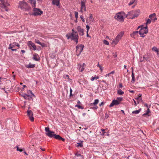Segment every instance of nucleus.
<instances>
[{"instance_id":"a18cd8bd","label":"nucleus","mask_w":159,"mask_h":159,"mask_svg":"<svg viewBox=\"0 0 159 159\" xmlns=\"http://www.w3.org/2000/svg\"><path fill=\"white\" fill-rule=\"evenodd\" d=\"M151 22V20L150 19H148L146 23V24L147 25L148 24H150Z\"/></svg>"},{"instance_id":"c03bdc74","label":"nucleus","mask_w":159,"mask_h":159,"mask_svg":"<svg viewBox=\"0 0 159 159\" xmlns=\"http://www.w3.org/2000/svg\"><path fill=\"white\" fill-rule=\"evenodd\" d=\"M75 17L77 19L78 17V13L77 12L75 11Z\"/></svg>"},{"instance_id":"13d9d810","label":"nucleus","mask_w":159,"mask_h":159,"mask_svg":"<svg viewBox=\"0 0 159 159\" xmlns=\"http://www.w3.org/2000/svg\"><path fill=\"white\" fill-rule=\"evenodd\" d=\"M75 156H76V157H80V156H81V154H78L77 153L75 154Z\"/></svg>"},{"instance_id":"e433bc0d","label":"nucleus","mask_w":159,"mask_h":159,"mask_svg":"<svg viewBox=\"0 0 159 159\" xmlns=\"http://www.w3.org/2000/svg\"><path fill=\"white\" fill-rule=\"evenodd\" d=\"M103 43L106 44V45H108L109 44V42H108V41H107V40H103Z\"/></svg>"},{"instance_id":"72a5a7b5","label":"nucleus","mask_w":159,"mask_h":159,"mask_svg":"<svg viewBox=\"0 0 159 159\" xmlns=\"http://www.w3.org/2000/svg\"><path fill=\"white\" fill-rule=\"evenodd\" d=\"M143 58L145 60H146L147 61H150V59L149 57H146L144 56H143Z\"/></svg>"},{"instance_id":"a211bd4d","label":"nucleus","mask_w":159,"mask_h":159,"mask_svg":"<svg viewBox=\"0 0 159 159\" xmlns=\"http://www.w3.org/2000/svg\"><path fill=\"white\" fill-rule=\"evenodd\" d=\"M85 66V63H83L82 65L78 64L77 69L79 70H84V66Z\"/></svg>"},{"instance_id":"aec40b11","label":"nucleus","mask_w":159,"mask_h":159,"mask_svg":"<svg viewBox=\"0 0 159 159\" xmlns=\"http://www.w3.org/2000/svg\"><path fill=\"white\" fill-rule=\"evenodd\" d=\"M138 33L139 31H134L132 33L130 34L131 37L134 38H135L134 36H136Z\"/></svg>"},{"instance_id":"1a4fd4ad","label":"nucleus","mask_w":159,"mask_h":159,"mask_svg":"<svg viewBox=\"0 0 159 159\" xmlns=\"http://www.w3.org/2000/svg\"><path fill=\"white\" fill-rule=\"evenodd\" d=\"M148 32V26L146 25L145 27H143L141 28L140 30L139 31V33L146 34Z\"/></svg>"},{"instance_id":"5701e85b","label":"nucleus","mask_w":159,"mask_h":159,"mask_svg":"<svg viewBox=\"0 0 159 159\" xmlns=\"http://www.w3.org/2000/svg\"><path fill=\"white\" fill-rule=\"evenodd\" d=\"M132 80L131 82L133 83L135 81V78L134 76V74L133 72V70H132Z\"/></svg>"},{"instance_id":"c9c22d12","label":"nucleus","mask_w":159,"mask_h":159,"mask_svg":"<svg viewBox=\"0 0 159 159\" xmlns=\"http://www.w3.org/2000/svg\"><path fill=\"white\" fill-rule=\"evenodd\" d=\"M77 147H82L83 146L82 143V142H80V143H77Z\"/></svg>"},{"instance_id":"338daca9","label":"nucleus","mask_w":159,"mask_h":159,"mask_svg":"<svg viewBox=\"0 0 159 159\" xmlns=\"http://www.w3.org/2000/svg\"><path fill=\"white\" fill-rule=\"evenodd\" d=\"M143 27V25H140V26H139L138 27H137V30H138L139 29V28H141L142 27Z\"/></svg>"},{"instance_id":"f8f14e48","label":"nucleus","mask_w":159,"mask_h":159,"mask_svg":"<svg viewBox=\"0 0 159 159\" xmlns=\"http://www.w3.org/2000/svg\"><path fill=\"white\" fill-rule=\"evenodd\" d=\"M120 104V102L117 100H113L109 105L110 107H111L114 105H117Z\"/></svg>"},{"instance_id":"052dcab7","label":"nucleus","mask_w":159,"mask_h":159,"mask_svg":"<svg viewBox=\"0 0 159 159\" xmlns=\"http://www.w3.org/2000/svg\"><path fill=\"white\" fill-rule=\"evenodd\" d=\"M5 4H6L5 8L7 6H9L10 5V4L9 3H7V2H5Z\"/></svg>"},{"instance_id":"6e6d98bb","label":"nucleus","mask_w":159,"mask_h":159,"mask_svg":"<svg viewBox=\"0 0 159 159\" xmlns=\"http://www.w3.org/2000/svg\"><path fill=\"white\" fill-rule=\"evenodd\" d=\"M64 77L65 79H69V75H65L64 76Z\"/></svg>"},{"instance_id":"f704fd0d","label":"nucleus","mask_w":159,"mask_h":159,"mask_svg":"<svg viewBox=\"0 0 159 159\" xmlns=\"http://www.w3.org/2000/svg\"><path fill=\"white\" fill-rule=\"evenodd\" d=\"M0 1L2 2V3L3 6V7L5 8L6 4H5V1L4 0H0Z\"/></svg>"},{"instance_id":"a19ab883","label":"nucleus","mask_w":159,"mask_h":159,"mask_svg":"<svg viewBox=\"0 0 159 159\" xmlns=\"http://www.w3.org/2000/svg\"><path fill=\"white\" fill-rule=\"evenodd\" d=\"M144 106L146 107L147 108V109H148V108H149L151 106V105H150L149 106H148V104L146 103H144Z\"/></svg>"},{"instance_id":"0eeeda50","label":"nucleus","mask_w":159,"mask_h":159,"mask_svg":"<svg viewBox=\"0 0 159 159\" xmlns=\"http://www.w3.org/2000/svg\"><path fill=\"white\" fill-rule=\"evenodd\" d=\"M84 47V45L82 44H80L76 46V53L78 56L80 55L81 53L83 51Z\"/></svg>"},{"instance_id":"e2e57ef3","label":"nucleus","mask_w":159,"mask_h":159,"mask_svg":"<svg viewBox=\"0 0 159 159\" xmlns=\"http://www.w3.org/2000/svg\"><path fill=\"white\" fill-rule=\"evenodd\" d=\"M123 87L122 84L121 83H120L119 84V87L120 88H122Z\"/></svg>"},{"instance_id":"bb28decb","label":"nucleus","mask_w":159,"mask_h":159,"mask_svg":"<svg viewBox=\"0 0 159 159\" xmlns=\"http://www.w3.org/2000/svg\"><path fill=\"white\" fill-rule=\"evenodd\" d=\"M90 109H93L94 110H97L98 109V107L97 106H90Z\"/></svg>"},{"instance_id":"b1692460","label":"nucleus","mask_w":159,"mask_h":159,"mask_svg":"<svg viewBox=\"0 0 159 159\" xmlns=\"http://www.w3.org/2000/svg\"><path fill=\"white\" fill-rule=\"evenodd\" d=\"M124 93V92L122 91L120 89H119L117 90V94L119 95H122Z\"/></svg>"},{"instance_id":"2f4dec72","label":"nucleus","mask_w":159,"mask_h":159,"mask_svg":"<svg viewBox=\"0 0 159 159\" xmlns=\"http://www.w3.org/2000/svg\"><path fill=\"white\" fill-rule=\"evenodd\" d=\"M101 131L102 132V133L101 134L102 136H104L105 135V134L106 132H105V130L104 129H101Z\"/></svg>"},{"instance_id":"ddd939ff","label":"nucleus","mask_w":159,"mask_h":159,"mask_svg":"<svg viewBox=\"0 0 159 159\" xmlns=\"http://www.w3.org/2000/svg\"><path fill=\"white\" fill-rule=\"evenodd\" d=\"M80 9H84V11H86V7L85 6V1H81L80 2Z\"/></svg>"},{"instance_id":"de8ad7c7","label":"nucleus","mask_w":159,"mask_h":159,"mask_svg":"<svg viewBox=\"0 0 159 159\" xmlns=\"http://www.w3.org/2000/svg\"><path fill=\"white\" fill-rule=\"evenodd\" d=\"M90 106H97L95 103H94V102H93V103H90L89 104Z\"/></svg>"},{"instance_id":"9d476101","label":"nucleus","mask_w":159,"mask_h":159,"mask_svg":"<svg viewBox=\"0 0 159 159\" xmlns=\"http://www.w3.org/2000/svg\"><path fill=\"white\" fill-rule=\"evenodd\" d=\"M27 115L29 118V119L31 121H33L34 120V118L33 117V112L31 110H28L27 111Z\"/></svg>"},{"instance_id":"473e14b6","label":"nucleus","mask_w":159,"mask_h":159,"mask_svg":"<svg viewBox=\"0 0 159 159\" xmlns=\"http://www.w3.org/2000/svg\"><path fill=\"white\" fill-rule=\"evenodd\" d=\"M75 107H77L79 109H84V107L81 106L77 104L76 105Z\"/></svg>"},{"instance_id":"603ef678","label":"nucleus","mask_w":159,"mask_h":159,"mask_svg":"<svg viewBox=\"0 0 159 159\" xmlns=\"http://www.w3.org/2000/svg\"><path fill=\"white\" fill-rule=\"evenodd\" d=\"M80 18L81 19L82 21L84 22L85 20L84 19V16H80Z\"/></svg>"},{"instance_id":"680f3d73","label":"nucleus","mask_w":159,"mask_h":159,"mask_svg":"<svg viewBox=\"0 0 159 159\" xmlns=\"http://www.w3.org/2000/svg\"><path fill=\"white\" fill-rule=\"evenodd\" d=\"M104 102H102L99 104V106H101L104 105Z\"/></svg>"},{"instance_id":"49530a36","label":"nucleus","mask_w":159,"mask_h":159,"mask_svg":"<svg viewBox=\"0 0 159 159\" xmlns=\"http://www.w3.org/2000/svg\"><path fill=\"white\" fill-rule=\"evenodd\" d=\"M99 101V100L98 99H96L94 100V103H95V104L96 105H97V104H98V103Z\"/></svg>"},{"instance_id":"6e6552de","label":"nucleus","mask_w":159,"mask_h":159,"mask_svg":"<svg viewBox=\"0 0 159 159\" xmlns=\"http://www.w3.org/2000/svg\"><path fill=\"white\" fill-rule=\"evenodd\" d=\"M33 11L34 13L32 15L34 16L41 15L43 13V11L39 8L34 7V8Z\"/></svg>"},{"instance_id":"5fc2aeb1","label":"nucleus","mask_w":159,"mask_h":159,"mask_svg":"<svg viewBox=\"0 0 159 159\" xmlns=\"http://www.w3.org/2000/svg\"><path fill=\"white\" fill-rule=\"evenodd\" d=\"M122 98H123L122 97H120L117 98V99L119 101H121L122 100Z\"/></svg>"},{"instance_id":"37998d69","label":"nucleus","mask_w":159,"mask_h":159,"mask_svg":"<svg viewBox=\"0 0 159 159\" xmlns=\"http://www.w3.org/2000/svg\"><path fill=\"white\" fill-rule=\"evenodd\" d=\"M27 93L29 94H31V95H32L33 96H34V95L33 93L30 90H28V91H27Z\"/></svg>"},{"instance_id":"393cba45","label":"nucleus","mask_w":159,"mask_h":159,"mask_svg":"<svg viewBox=\"0 0 159 159\" xmlns=\"http://www.w3.org/2000/svg\"><path fill=\"white\" fill-rule=\"evenodd\" d=\"M99 78V77L98 76L95 75L94 76H92L91 78V80L92 81H93L95 80H97Z\"/></svg>"},{"instance_id":"774afa93","label":"nucleus","mask_w":159,"mask_h":159,"mask_svg":"<svg viewBox=\"0 0 159 159\" xmlns=\"http://www.w3.org/2000/svg\"><path fill=\"white\" fill-rule=\"evenodd\" d=\"M109 117V116L107 114H105V118H107Z\"/></svg>"},{"instance_id":"a878e982","label":"nucleus","mask_w":159,"mask_h":159,"mask_svg":"<svg viewBox=\"0 0 159 159\" xmlns=\"http://www.w3.org/2000/svg\"><path fill=\"white\" fill-rule=\"evenodd\" d=\"M26 66L28 68H32L35 66V65L30 63L29 65H26Z\"/></svg>"},{"instance_id":"423d86ee","label":"nucleus","mask_w":159,"mask_h":159,"mask_svg":"<svg viewBox=\"0 0 159 159\" xmlns=\"http://www.w3.org/2000/svg\"><path fill=\"white\" fill-rule=\"evenodd\" d=\"M139 15V14L135 13V11H131L128 12V14L126 15V16L127 17L129 16H130L129 17H128V18L133 19L135 17H137Z\"/></svg>"},{"instance_id":"8fccbe9b","label":"nucleus","mask_w":159,"mask_h":159,"mask_svg":"<svg viewBox=\"0 0 159 159\" xmlns=\"http://www.w3.org/2000/svg\"><path fill=\"white\" fill-rule=\"evenodd\" d=\"M86 28H87V33H88V31H89V29L90 28V27L88 25H87L86 26Z\"/></svg>"},{"instance_id":"ea45409f","label":"nucleus","mask_w":159,"mask_h":159,"mask_svg":"<svg viewBox=\"0 0 159 159\" xmlns=\"http://www.w3.org/2000/svg\"><path fill=\"white\" fill-rule=\"evenodd\" d=\"M152 50L155 52H157L158 51L157 48L155 47H153Z\"/></svg>"},{"instance_id":"9b49d317","label":"nucleus","mask_w":159,"mask_h":159,"mask_svg":"<svg viewBox=\"0 0 159 159\" xmlns=\"http://www.w3.org/2000/svg\"><path fill=\"white\" fill-rule=\"evenodd\" d=\"M77 30L78 32L79 33V35L80 36H83L84 35V30L83 29H82L80 26H78L77 28Z\"/></svg>"},{"instance_id":"c85d7f7f","label":"nucleus","mask_w":159,"mask_h":159,"mask_svg":"<svg viewBox=\"0 0 159 159\" xmlns=\"http://www.w3.org/2000/svg\"><path fill=\"white\" fill-rule=\"evenodd\" d=\"M155 13H153L149 15V17L151 18V19L152 20L153 19L154 17H155Z\"/></svg>"},{"instance_id":"c756f323","label":"nucleus","mask_w":159,"mask_h":159,"mask_svg":"<svg viewBox=\"0 0 159 159\" xmlns=\"http://www.w3.org/2000/svg\"><path fill=\"white\" fill-rule=\"evenodd\" d=\"M35 42L43 46L42 43L38 39L35 40Z\"/></svg>"},{"instance_id":"79ce46f5","label":"nucleus","mask_w":159,"mask_h":159,"mask_svg":"<svg viewBox=\"0 0 159 159\" xmlns=\"http://www.w3.org/2000/svg\"><path fill=\"white\" fill-rule=\"evenodd\" d=\"M5 79V78L2 77H0V85L2 84V80Z\"/></svg>"},{"instance_id":"f257e3e1","label":"nucleus","mask_w":159,"mask_h":159,"mask_svg":"<svg viewBox=\"0 0 159 159\" xmlns=\"http://www.w3.org/2000/svg\"><path fill=\"white\" fill-rule=\"evenodd\" d=\"M18 7L24 11H29L31 10L30 7L24 1L19 2Z\"/></svg>"},{"instance_id":"4468645a","label":"nucleus","mask_w":159,"mask_h":159,"mask_svg":"<svg viewBox=\"0 0 159 159\" xmlns=\"http://www.w3.org/2000/svg\"><path fill=\"white\" fill-rule=\"evenodd\" d=\"M28 45L30 47H32L33 48L34 50H36V47L34 43H33L32 41H29L28 42Z\"/></svg>"},{"instance_id":"cd10ccee","label":"nucleus","mask_w":159,"mask_h":159,"mask_svg":"<svg viewBox=\"0 0 159 159\" xmlns=\"http://www.w3.org/2000/svg\"><path fill=\"white\" fill-rule=\"evenodd\" d=\"M33 59L34 60L36 61H38L39 60V56L38 55H34L33 57Z\"/></svg>"},{"instance_id":"3c124183","label":"nucleus","mask_w":159,"mask_h":159,"mask_svg":"<svg viewBox=\"0 0 159 159\" xmlns=\"http://www.w3.org/2000/svg\"><path fill=\"white\" fill-rule=\"evenodd\" d=\"M13 44L16 46L19 47L20 46V45L17 43H16V42H14L13 43Z\"/></svg>"},{"instance_id":"412c9836","label":"nucleus","mask_w":159,"mask_h":159,"mask_svg":"<svg viewBox=\"0 0 159 159\" xmlns=\"http://www.w3.org/2000/svg\"><path fill=\"white\" fill-rule=\"evenodd\" d=\"M29 1L30 2V3L32 5V6L33 7H35L36 6V1L35 0H29Z\"/></svg>"},{"instance_id":"0e129e2a","label":"nucleus","mask_w":159,"mask_h":159,"mask_svg":"<svg viewBox=\"0 0 159 159\" xmlns=\"http://www.w3.org/2000/svg\"><path fill=\"white\" fill-rule=\"evenodd\" d=\"M134 102V105L135 106H136L137 105V104H138L135 101L134 99H133Z\"/></svg>"},{"instance_id":"7c9ffc66","label":"nucleus","mask_w":159,"mask_h":159,"mask_svg":"<svg viewBox=\"0 0 159 159\" xmlns=\"http://www.w3.org/2000/svg\"><path fill=\"white\" fill-rule=\"evenodd\" d=\"M114 73H115V71H111V72L106 74L105 75V76L107 77V76H110L111 74H113Z\"/></svg>"},{"instance_id":"09e8293b","label":"nucleus","mask_w":159,"mask_h":159,"mask_svg":"<svg viewBox=\"0 0 159 159\" xmlns=\"http://www.w3.org/2000/svg\"><path fill=\"white\" fill-rule=\"evenodd\" d=\"M17 150L20 152H21L23 151V150L21 149H19V147L18 146H16Z\"/></svg>"},{"instance_id":"4be33fe9","label":"nucleus","mask_w":159,"mask_h":159,"mask_svg":"<svg viewBox=\"0 0 159 159\" xmlns=\"http://www.w3.org/2000/svg\"><path fill=\"white\" fill-rule=\"evenodd\" d=\"M141 108H139L138 110L133 111L132 112V113L133 114H137L141 111Z\"/></svg>"},{"instance_id":"7ed1b4c3","label":"nucleus","mask_w":159,"mask_h":159,"mask_svg":"<svg viewBox=\"0 0 159 159\" xmlns=\"http://www.w3.org/2000/svg\"><path fill=\"white\" fill-rule=\"evenodd\" d=\"M46 135L51 138H54L56 139H58L59 140H62V141H64L65 139H64L62 138L59 135H56L54 134V132L51 131L48 133H46Z\"/></svg>"},{"instance_id":"58836bf2","label":"nucleus","mask_w":159,"mask_h":159,"mask_svg":"<svg viewBox=\"0 0 159 159\" xmlns=\"http://www.w3.org/2000/svg\"><path fill=\"white\" fill-rule=\"evenodd\" d=\"M135 1V0H132L129 3L128 5L129 6H131L134 3Z\"/></svg>"},{"instance_id":"39448f33","label":"nucleus","mask_w":159,"mask_h":159,"mask_svg":"<svg viewBox=\"0 0 159 159\" xmlns=\"http://www.w3.org/2000/svg\"><path fill=\"white\" fill-rule=\"evenodd\" d=\"M124 32H120L116 37V38L112 41V43L115 45L117 44L119 40L120 39L121 37L123 35Z\"/></svg>"},{"instance_id":"20e7f679","label":"nucleus","mask_w":159,"mask_h":159,"mask_svg":"<svg viewBox=\"0 0 159 159\" xmlns=\"http://www.w3.org/2000/svg\"><path fill=\"white\" fill-rule=\"evenodd\" d=\"M124 14L123 12H119L116 14L114 18L116 20L122 22L124 20L123 16Z\"/></svg>"},{"instance_id":"4d7b16f0","label":"nucleus","mask_w":159,"mask_h":159,"mask_svg":"<svg viewBox=\"0 0 159 159\" xmlns=\"http://www.w3.org/2000/svg\"><path fill=\"white\" fill-rule=\"evenodd\" d=\"M72 33H73V34L74 33V34H75V33H77V31H75V30H74V29H72Z\"/></svg>"},{"instance_id":"4c0bfd02","label":"nucleus","mask_w":159,"mask_h":159,"mask_svg":"<svg viewBox=\"0 0 159 159\" xmlns=\"http://www.w3.org/2000/svg\"><path fill=\"white\" fill-rule=\"evenodd\" d=\"M45 130L47 133H48L51 131L49 130V128L48 127H46L45 128Z\"/></svg>"},{"instance_id":"6ab92c4d","label":"nucleus","mask_w":159,"mask_h":159,"mask_svg":"<svg viewBox=\"0 0 159 159\" xmlns=\"http://www.w3.org/2000/svg\"><path fill=\"white\" fill-rule=\"evenodd\" d=\"M141 96L142 94L140 93L139 94L138 97L135 98V99L137 100V102L138 104H139V103L140 101H142Z\"/></svg>"},{"instance_id":"2eb2a0df","label":"nucleus","mask_w":159,"mask_h":159,"mask_svg":"<svg viewBox=\"0 0 159 159\" xmlns=\"http://www.w3.org/2000/svg\"><path fill=\"white\" fill-rule=\"evenodd\" d=\"M22 96L26 99H28L29 100H30L32 99V98L30 94H25L22 95Z\"/></svg>"},{"instance_id":"f03ea898","label":"nucleus","mask_w":159,"mask_h":159,"mask_svg":"<svg viewBox=\"0 0 159 159\" xmlns=\"http://www.w3.org/2000/svg\"><path fill=\"white\" fill-rule=\"evenodd\" d=\"M67 39H71V40H73L76 43V44H77L78 42L79 36L77 33H69L68 34H67L66 35Z\"/></svg>"},{"instance_id":"bf43d9fd","label":"nucleus","mask_w":159,"mask_h":159,"mask_svg":"<svg viewBox=\"0 0 159 159\" xmlns=\"http://www.w3.org/2000/svg\"><path fill=\"white\" fill-rule=\"evenodd\" d=\"M11 44H10V45H9V47H8L9 49H11H11H12V48L14 47H12L11 46Z\"/></svg>"},{"instance_id":"f3484780","label":"nucleus","mask_w":159,"mask_h":159,"mask_svg":"<svg viewBox=\"0 0 159 159\" xmlns=\"http://www.w3.org/2000/svg\"><path fill=\"white\" fill-rule=\"evenodd\" d=\"M151 112V111L149 108L147 109L146 112L143 115V116H145L146 117H148L150 116V115L149 114Z\"/></svg>"},{"instance_id":"864d4df0","label":"nucleus","mask_w":159,"mask_h":159,"mask_svg":"<svg viewBox=\"0 0 159 159\" xmlns=\"http://www.w3.org/2000/svg\"><path fill=\"white\" fill-rule=\"evenodd\" d=\"M139 34H140V36L142 37H145V35H144V34L141 33V34L140 33H139Z\"/></svg>"},{"instance_id":"dca6fc26","label":"nucleus","mask_w":159,"mask_h":159,"mask_svg":"<svg viewBox=\"0 0 159 159\" xmlns=\"http://www.w3.org/2000/svg\"><path fill=\"white\" fill-rule=\"evenodd\" d=\"M52 4L54 5L59 7L60 4V0H52Z\"/></svg>"},{"instance_id":"69168bd1","label":"nucleus","mask_w":159,"mask_h":159,"mask_svg":"<svg viewBox=\"0 0 159 159\" xmlns=\"http://www.w3.org/2000/svg\"><path fill=\"white\" fill-rule=\"evenodd\" d=\"M98 66L99 67L100 70H102V66H100L99 64H98Z\"/></svg>"}]
</instances>
